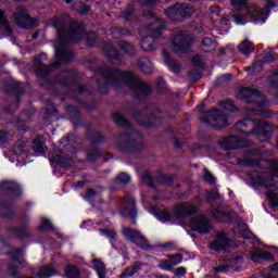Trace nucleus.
<instances>
[{
	"label": "nucleus",
	"mask_w": 278,
	"mask_h": 278,
	"mask_svg": "<svg viewBox=\"0 0 278 278\" xmlns=\"http://www.w3.org/2000/svg\"><path fill=\"white\" fill-rule=\"evenodd\" d=\"M54 27L58 29L59 41L54 45L56 62L51 66L41 64L40 71H46L42 75H48L49 71L55 68L60 64H68L73 60V52L68 49V41L75 42L78 38H81V29H76L77 22H73L71 17L66 16L65 20L60 18L59 24L55 23Z\"/></svg>",
	"instance_id": "obj_1"
},
{
	"label": "nucleus",
	"mask_w": 278,
	"mask_h": 278,
	"mask_svg": "<svg viewBox=\"0 0 278 278\" xmlns=\"http://www.w3.org/2000/svg\"><path fill=\"white\" fill-rule=\"evenodd\" d=\"M100 75L106 86H114L115 88L128 86L138 99H142V97H147L151 92V87L141 81L136 74L121 72L117 68H104L100 71Z\"/></svg>",
	"instance_id": "obj_2"
},
{
	"label": "nucleus",
	"mask_w": 278,
	"mask_h": 278,
	"mask_svg": "<svg viewBox=\"0 0 278 278\" xmlns=\"http://www.w3.org/2000/svg\"><path fill=\"white\" fill-rule=\"evenodd\" d=\"M277 7V0H263V8L260 5H251L247 8V0H232L231 8L235 12L232 17L237 25H247L249 23V17L253 23H266L268 14L273 8Z\"/></svg>",
	"instance_id": "obj_3"
},
{
	"label": "nucleus",
	"mask_w": 278,
	"mask_h": 278,
	"mask_svg": "<svg viewBox=\"0 0 278 278\" xmlns=\"http://www.w3.org/2000/svg\"><path fill=\"white\" fill-rule=\"evenodd\" d=\"M237 131L245 134V136H256L261 142H266L273 136L270 126L264 121H251L245 118L236 123Z\"/></svg>",
	"instance_id": "obj_4"
},
{
	"label": "nucleus",
	"mask_w": 278,
	"mask_h": 278,
	"mask_svg": "<svg viewBox=\"0 0 278 278\" xmlns=\"http://www.w3.org/2000/svg\"><path fill=\"white\" fill-rule=\"evenodd\" d=\"M237 98L243 101V103H254V108H250V114H262V112H266L265 108L268 105V102L264 96L260 94L257 89L242 88L238 92Z\"/></svg>",
	"instance_id": "obj_5"
},
{
	"label": "nucleus",
	"mask_w": 278,
	"mask_h": 278,
	"mask_svg": "<svg viewBox=\"0 0 278 278\" xmlns=\"http://www.w3.org/2000/svg\"><path fill=\"white\" fill-rule=\"evenodd\" d=\"M162 20L156 21L152 27H148L149 31L153 33V37H146L141 40V49L143 51H154L155 50V38L162 36Z\"/></svg>",
	"instance_id": "obj_6"
},
{
	"label": "nucleus",
	"mask_w": 278,
	"mask_h": 278,
	"mask_svg": "<svg viewBox=\"0 0 278 278\" xmlns=\"http://www.w3.org/2000/svg\"><path fill=\"white\" fill-rule=\"evenodd\" d=\"M202 123H211L216 129L227 127L229 125V117L225 113L218 110H212L208 112L207 117H201Z\"/></svg>",
	"instance_id": "obj_7"
},
{
	"label": "nucleus",
	"mask_w": 278,
	"mask_h": 278,
	"mask_svg": "<svg viewBox=\"0 0 278 278\" xmlns=\"http://www.w3.org/2000/svg\"><path fill=\"white\" fill-rule=\"evenodd\" d=\"M193 14H194V8L186 3H182V4L177 3L166 11V15L172 21H177V16H181V18H189V16Z\"/></svg>",
	"instance_id": "obj_8"
},
{
	"label": "nucleus",
	"mask_w": 278,
	"mask_h": 278,
	"mask_svg": "<svg viewBox=\"0 0 278 278\" xmlns=\"http://www.w3.org/2000/svg\"><path fill=\"white\" fill-rule=\"evenodd\" d=\"M250 177L252 178V181L258 186H264L265 188H277V184H275L273 175L266 172L254 170L251 172Z\"/></svg>",
	"instance_id": "obj_9"
},
{
	"label": "nucleus",
	"mask_w": 278,
	"mask_h": 278,
	"mask_svg": "<svg viewBox=\"0 0 278 278\" xmlns=\"http://www.w3.org/2000/svg\"><path fill=\"white\" fill-rule=\"evenodd\" d=\"M123 233L128 240H131V242H135V244L141 249H149V241H147V238H144L138 230L131 228H123Z\"/></svg>",
	"instance_id": "obj_10"
},
{
	"label": "nucleus",
	"mask_w": 278,
	"mask_h": 278,
	"mask_svg": "<svg viewBox=\"0 0 278 278\" xmlns=\"http://www.w3.org/2000/svg\"><path fill=\"white\" fill-rule=\"evenodd\" d=\"M189 227L199 233H208V231L212 230V224L205 216H198L192 218L189 223Z\"/></svg>",
	"instance_id": "obj_11"
},
{
	"label": "nucleus",
	"mask_w": 278,
	"mask_h": 278,
	"mask_svg": "<svg viewBox=\"0 0 278 278\" xmlns=\"http://www.w3.org/2000/svg\"><path fill=\"white\" fill-rule=\"evenodd\" d=\"M173 46L175 51L177 53H184V51L188 50V47H190V36L184 31H179L173 39Z\"/></svg>",
	"instance_id": "obj_12"
},
{
	"label": "nucleus",
	"mask_w": 278,
	"mask_h": 278,
	"mask_svg": "<svg viewBox=\"0 0 278 278\" xmlns=\"http://www.w3.org/2000/svg\"><path fill=\"white\" fill-rule=\"evenodd\" d=\"M224 149H241L242 147H250L251 142L245 138L238 136H229L222 141Z\"/></svg>",
	"instance_id": "obj_13"
},
{
	"label": "nucleus",
	"mask_w": 278,
	"mask_h": 278,
	"mask_svg": "<svg viewBox=\"0 0 278 278\" xmlns=\"http://www.w3.org/2000/svg\"><path fill=\"white\" fill-rule=\"evenodd\" d=\"M122 216H126L131 219V223H136V200L134 198H127L122 202Z\"/></svg>",
	"instance_id": "obj_14"
},
{
	"label": "nucleus",
	"mask_w": 278,
	"mask_h": 278,
	"mask_svg": "<svg viewBox=\"0 0 278 278\" xmlns=\"http://www.w3.org/2000/svg\"><path fill=\"white\" fill-rule=\"evenodd\" d=\"M15 23H17L18 27L23 29H27L29 27V23L31 17L27 13V10L24 7H18L16 12L14 13Z\"/></svg>",
	"instance_id": "obj_15"
},
{
	"label": "nucleus",
	"mask_w": 278,
	"mask_h": 278,
	"mask_svg": "<svg viewBox=\"0 0 278 278\" xmlns=\"http://www.w3.org/2000/svg\"><path fill=\"white\" fill-rule=\"evenodd\" d=\"M227 247H231V240L225 233L218 235L214 241L210 243L213 251H226Z\"/></svg>",
	"instance_id": "obj_16"
},
{
	"label": "nucleus",
	"mask_w": 278,
	"mask_h": 278,
	"mask_svg": "<svg viewBox=\"0 0 278 278\" xmlns=\"http://www.w3.org/2000/svg\"><path fill=\"white\" fill-rule=\"evenodd\" d=\"M174 212L177 218H186V216H190V214H194V212H197V205L190 202L178 204Z\"/></svg>",
	"instance_id": "obj_17"
},
{
	"label": "nucleus",
	"mask_w": 278,
	"mask_h": 278,
	"mask_svg": "<svg viewBox=\"0 0 278 278\" xmlns=\"http://www.w3.org/2000/svg\"><path fill=\"white\" fill-rule=\"evenodd\" d=\"M184 256L181 254H176L170 256L168 260L162 261L159 266L162 270H170L174 266L181 264Z\"/></svg>",
	"instance_id": "obj_18"
},
{
	"label": "nucleus",
	"mask_w": 278,
	"mask_h": 278,
	"mask_svg": "<svg viewBox=\"0 0 278 278\" xmlns=\"http://www.w3.org/2000/svg\"><path fill=\"white\" fill-rule=\"evenodd\" d=\"M250 257L252 262H255V264H260L262 260L265 262H273V254L266 251L254 250L251 252Z\"/></svg>",
	"instance_id": "obj_19"
},
{
	"label": "nucleus",
	"mask_w": 278,
	"mask_h": 278,
	"mask_svg": "<svg viewBox=\"0 0 278 278\" xmlns=\"http://www.w3.org/2000/svg\"><path fill=\"white\" fill-rule=\"evenodd\" d=\"M149 212L150 214L155 216L157 220H161V223H166L167 220H170V215L166 210L160 211L155 206H150Z\"/></svg>",
	"instance_id": "obj_20"
},
{
	"label": "nucleus",
	"mask_w": 278,
	"mask_h": 278,
	"mask_svg": "<svg viewBox=\"0 0 278 278\" xmlns=\"http://www.w3.org/2000/svg\"><path fill=\"white\" fill-rule=\"evenodd\" d=\"M0 29L4 36H12V27H10V22L2 10H0Z\"/></svg>",
	"instance_id": "obj_21"
},
{
	"label": "nucleus",
	"mask_w": 278,
	"mask_h": 278,
	"mask_svg": "<svg viewBox=\"0 0 278 278\" xmlns=\"http://www.w3.org/2000/svg\"><path fill=\"white\" fill-rule=\"evenodd\" d=\"M238 50L240 53H242V55H251V53L255 51V46L252 41L245 39L238 46Z\"/></svg>",
	"instance_id": "obj_22"
},
{
	"label": "nucleus",
	"mask_w": 278,
	"mask_h": 278,
	"mask_svg": "<svg viewBox=\"0 0 278 278\" xmlns=\"http://www.w3.org/2000/svg\"><path fill=\"white\" fill-rule=\"evenodd\" d=\"M138 64L146 75H151V73H153V63H151V60L148 58L140 59Z\"/></svg>",
	"instance_id": "obj_23"
},
{
	"label": "nucleus",
	"mask_w": 278,
	"mask_h": 278,
	"mask_svg": "<svg viewBox=\"0 0 278 278\" xmlns=\"http://www.w3.org/2000/svg\"><path fill=\"white\" fill-rule=\"evenodd\" d=\"M51 160L54 162V164H60V166H64L65 168L73 166V160L70 157L60 156V154H54Z\"/></svg>",
	"instance_id": "obj_24"
},
{
	"label": "nucleus",
	"mask_w": 278,
	"mask_h": 278,
	"mask_svg": "<svg viewBox=\"0 0 278 278\" xmlns=\"http://www.w3.org/2000/svg\"><path fill=\"white\" fill-rule=\"evenodd\" d=\"M0 190L1 192H8L9 190L17 192L18 190H21V186H18V184L14 181H2L0 184Z\"/></svg>",
	"instance_id": "obj_25"
},
{
	"label": "nucleus",
	"mask_w": 278,
	"mask_h": 278,
	"mask_svg": "<svg viewBox=\"0 0 278 278\" xmlns=\"http://www.w3.org/2000/svg\"><path fill=\"white\" fill-rule=\"evenodd\" d=\"M263 278H278V263H275L269 267V269H264L261 273Z\"/></svg>",
	"instance_id": "obj_26"
},
{
	"label": "nucleus",
	"mask_w": 278,
	"mask_h": 278,
	"mask_svg": "<svg viewBox=\"0 0 278 278\" xmlns=\"http://www.w3.org/2000/svg\"><path fill=\"white\" fill-rule=\"evenodd\" d=\"M93 264V268L98 275L99 278H105V264H103V262L99 261V260H93L92 261Z\"/></svg>",
	"instance_id": "obj_27"
},
{
	"label": "nucleus",
	"mask_w": 278,
	"mask_h": 278,
	"mask_svg": "<svg viewBox=\"0 0 278 278\" xmlns=\"http://www.w3.org/2000/svg\"><path fill=\"white\" fill-rule=\"evenodd\" d=\"M240 262H242V258L231 257L230 260H228V263H226V265H224L223 267H217L216 273H225V270H227L228 268H233V266H236V264H240Z\"/></svg>",
	"instance_id": "obj_28"
},
{
	"label": "nucleus",
	"mask_w": 278,
	"mask_h": 278,
	"mask_svg": "<svg viewBox=\"0 0 278 278\" xmlns=\"http://www.w3.org/2000/svg\"><path fill=\"white\" fill-rule=\"evenodd\" d=\"M37 275L40 278H48V277H53V275H56V273L53 267L43 266L39 269Z\"/></svg>",
	"instance_id": "obj_29"
},
{
	"label": "nucleus",
	"mask_w": 278,
	"mask_h": 278,
	"mask_svg": "<svg viewBox=\"0 0 278 278\" xmlns=\"http://www.w3.org/2000/svg\"><path fill=\"white\" fill-rule=\"evenodd\" d=\"M33 150L35 153H45L47 151V147L45 146V141H42V138H37L33 142Z\"/></svg>",
	"instance_id": "obj_30"
},
{
	"label": "nucleus",
	"mask_w": 278,
	"mask_h": 278,
	"mask_svg": "<svg viewBox=\"0 0 278 278\" xmlns=\"http://www.w3.org/2000/svg\"><path fill=\"white\" fill-rule=\"evenodd\" d=\"M140 268H142V265L140 263H135L134 267L126 269L123 274H121L119 278L131 277V275H136Z\"/></svg>",
	"instance_id": "obj_31"
},
{
	"label": "nucleus",
	"mask_w": 278,
	"mask_h": 278,
	"mask_svg": "<svg viewBox=\"0 0 278 278\" xmlns=\"http://www.w3.org/2000/svg\"><path fill=\"white\" fill-rule=\"evenodd\" d=\"M12 260H13V264L17 267H21L23 266V250H15L13 256H12Z\"/></svg>",
	"instance_id": "obj_32"
},
{
	"label": "nucleus",
	"mask_w": 278,
	"mask_h": 278,
	"mask_svg": "<svg viewBox=\"0 0 278 278\" xmlns=\"http://www.w3.org/2000/svg\"><path fill=\"white\" fill-rule=\"evenodd\" d=\"M65 275L68 278H79V268L73 266V265H68L65 268Z\"/></svg>",
	"instance_id": "obj_33"
},
{
	"label": "nucleus",
	"mask_w": 278,
	"mask_h": 278,
	"mask_svg": "<svg viewBox=\"0 0 278 278\" xmlns=\"http://www.w3.org/2000/svg\"><path fill=\"white\" fill-rule=\"evenodd\" d=\"M55 228L53 227V224H51V220L47 218L41 219V225L39 226V231H54Z\"/></svg>",
	"instance_id": "obj_34"
},
{
	"label": "nucleus",
	"mask_w": 278,
	"mask_h": 278,
	"mask_svg": "<svg viewBox=\"0 0 278 278\" xmlns=\"http://www.w3.org/2000/svg\"><path fill=\"white\" fill-rule=\"evenodd\" d=\"M267 199H269L271 207H278V193L268 190Z\"/></svg>",
	"instance_id": "obj_35"
},
{
	"label": "nucleus",
	"mask_w": 278,
	"mask_h": 278,
	"mask_svg": "<svg viewBox=\"0 0 278 278\" xmlns=\"http://www.w3.org/2000/svg\"><path fill=\"white\" fill-rule=\"evenodd\" d=\"M100 233H101L102 236H105V238L111 239L110 242H111L112 247H114L113 240H116V232H115V231H113V230H108V229H102V230H100Z\"/></svg>",
	"instance_id": "obj_36"
},
{
	"label": "nucleus",
	"mask_w": 278,
	"mask_h": 278,
	"mask_svg": "<svg viewBox=\"0 0 278 278\" xmlns=\"http://www.w3.org/2000/svg\"><path fill=\"white\" fill-rule=\"evenodd\" d=\"M116 179L119 184H129V181H131V176L127 173H122L116 177Z\"/></svg>",
	"instance_id": "obj_37"
},
{
	"label": "nucleus",
	"mask_w": 278,
	"mask_h": 278,
	"mask_svg": "<svg viewBox=\"0 0 278 278\" xmlns=\"http://www.w3.org/2000/svg\"><path fill=\"white\" fill-rule=\"evenodd\" d=\"M222 106L224 110H227V112H236V105L233 104V101L226 100L222 103Z\"/></svg>",
	"instance_id": "obj_38"
},
{
	"label": "nucleus",
	"mask_w": 278,
	"mask_h": 278,
	"mask_svg": "<svg viewBox=\"0 0 278 278\" xmlns=\"http://www.w3.org/2000/svg\"><path fill=\"white\" fill-rule=\"evenodd\" d=\"M113 118L118 125H127V119L121 113H114Z\"/></svg>",
	"instance_id": "obj_39"
},
{
	"label": "nucleus",
	"mask_w": 278,
	"mask_h": 278,
	"mask_svg": "<svg viewBox=\"0 0 278 278\" xmlns=\"http://www.w3.org/2000/svg\"><path fill=\"white\" fill-rule=\"evenodd\" d=\"M105 54L109 56V58H115L117 59L119 53L118 51H116V49H114V46H110L106 50H105Z\"/></svg>",
	"instance_id": "obj_40"
},
{
	"label": "nucleus",
	"mask_w": 278,
	"mask_h": 278,
	"mask_svg": "<svg viewBox=\"0 0 278 278\" xmlns=\"http://www.w3.org/2000/svg\"><path fill=\"white\" fill-rule=\"evenodd\" d=\"M247 71H253V73H260L262 71V62L256 61L251 67H247Z\"/></svg>",
	"instance_id": "obj_41"
},
{
	"label": "nucleus",
	"mask_w": 278,
	"mask_h": 278,
	"mask_svg": "<svg viewBox=\"0 0 278 278\" xmlns=\"http://www.w3.org/2000/svg\"><path fill=\"white\" fill-rule=\"evenodd\" d=\"M119 47H122V49L126 51V53H131V51H134V46H131V43L127 41H122L119 43Z\"/></svg>",
	"instance_id": "obj_42"
},
{
	"label": "nucleus",
	"mask_w": 278,
	"mask_h": 278,
	"mask_svg": "<svg viewBox=\"0 0 278 278\" xmlns=\"http://www.w3.org/2000/svg\"><path fill=\"white\" fill-rule=\"evenodd\" d=\"M270 173L274 177L278 176V161H273L269 163Z\"/></svg>",
	"instance_id": "obj_43"
},
{
	"label": "nucleus",
	"mask_w": 278,
	"mask_h": 278,
	"mask_svg": "<svg viewBox=\"0 0 278 278\" xmlns=\"http://www.w3.org/2000/svg\"><path fill=\"white\" fill-rule=\"evenodd\" d=\"M202 45L203 47H211V51L216 47V43L210 37L204 38Z\"/></svg>",
	"instance_id": "obj_44"
},
{
	"label": "nucleus",
	"mask_w": 278,
	"mask_h": 278,
	"mask_svg": "<svg viewBox=\"0 0 278 278\" xmlns=\"http://www.w3.org/2000/svg\"><path fill=\"white\" fill-rule=\"evenodd\" d=\"M13 153H14L15 157H21L26 154L25 149L23 147H15L13 149Z\"/></svg>",
	"instance_id": "obj_45"
},
{
	"label": "nucleus",
	"mask_w": 278,
	"mask_h": 278,
	"mask_svg": "<svg viewBox=\"0 0 278 278\" xmlns=\"http://www.w3.org/2000/svg\"><path fill=\"white\" fill-rule=\"evenodd\" d=\"M92 197H97V191H94L93 189H89L87 193L84 195V200L90 201Z\"/></svg>",
	"instance_id": "obj_46"
},
{
	"label": "nucleus",
	"mask_w": 278,
	"mask_h": 278,
	"mask_svg": "<svg viewBox=\"0 0 278 278\" xmlns=\"http://www.w3.org/2000/svg\"><path fill=\"white\" fill-rule=\"evenodd\" d=\"M204 180L208 184H216V179L214 178V176H212V174H210V172L204 173Z\"/></svg>",
	"instance_id": "obj_47"
},
{
	"label": "nucleus",
	"mask_w": 278,
	"mask_h": 278,
	"mask_svg": "<svg viewBox=\"0 0 278 278\" xmlns=\"http://www.w3.org/2000/svg\"><path fill=\"white\" fill-rule=\"evenodd\" d=\"M213 216H214V218H216V220H219L220 223L225 222V217H223V216H225V214L220 213V211H215L213 213Z\"/></svg>",
	"instance_id": "obj_48"
},
{
	"label": "nucleus",
	"mask_w": 278,
	"mask_h": 278,
	"mask_svg": "<svg viewBox=\"0 0 278 278\" xmlns=\"http://www.w3.org/2000/svg\"><path fill=\"white\" fill-rule=\"evenodd\" d=\"M138 1L142 5H155V3H157V0H138Z\"/></svg>",
	"instance_id": "obj_49"
},
{
	"label": "nucleus",
	"mask_w": 278,
	"mask_h": 278,
	"mask_svg": "<svg viewBox=\"0 0 278 278\" xmlns=\"http://www.w3.org/2000/svg\"><path fill=\"white\" fill-rule=\"evenodd\" d=\"M5 140H8V132L0 130V147L3 146V142H5Z\"/></svg>",
	"instance_id": "obj_50"
},
{
	"label": "nucleus",
	"mask_w": 278,
	"mask_h": 278,
	"mask_svg": "<svg viewBox=\"0 0 278 278\" xmlns=\"http://www.w3.org/2000/svg\"><path fill=\"white\" fill-rule=\"evenodd\" d=\"M176 277H184V275H186V268L184 267H179L176 273H175Z\"/></svg>",
	"instance_id": "obj_51"
},
{
	"label": "nucleus",
	"mask_w": 278,
	"mask_h": 278,
	"mask_svg": "<svg viewBox=\"0 0 278 278\" xmlns=\"http://www.w3.org/2000/svg\"><path fill=\"white\" fill-rule=\"evenodd\" d=\"M143 181L144 184H148V186H151V174L147 173L146 175H143Z\"/></svg>",
	"instance_id": "obj_52"
},
{
	"label": "nucleus",
	"mask_w": 278,
	"mask_h": 278,
	"mask_svg": "<svg viewBox=\"0 0 278 278\" xmlns=\"http://www.w3.org/2000/svg\"><path fill=\"white\" fill-rule=\"evenodd\" d=\"M174 248H175V243H173V242H169V243H166L163 245V249L165 251H173Z\"/></svg>",
	"instance_id": "obj_53"
},
{
	"label": "nucleus",
	"mask_w": 278,
	"mask_h": 278,
	"mask_svg": "<svg viewBox=\"0 0 278 278\" xmlns=\"http://www.w3.org/2000/svg\"><path fill=\"white\" fill-rule=\"evenodd\" d=\"M208 199H218V191H213L208 193Z\"/></svg>",
	"instance_id": "obj_54"
},
{
	"label": "nucleus",
	"mask_w": 278,
	"mask_h": 278,
	"mask_svg": "<svg viewBox=\"0 0 278 278\" xmlns=\"http://www.w3.org/2000/svg\"><path fill=\"white\" fill-rule=\"evenodd\" d=\"M121 140H125V142H129V136H127L126 134L121 135Z\"/></svg>",
	"instance_id": "obj_55"
},
{
	"label": "nucleus",
	"mask_w": 278,
	"mask_h": 278,
	"mask_svg": "<svg viewBox=\"0 0 278 278\" xmlns=\"http://www.w3.org/2000/svg\"><path fill=\"white\" fill-rule=\"evenodd\" d=\"M131 14H132L131 11H127V12L124 14V18H126L127 21H129Z\"/></svg>",
	"instance_id": "obj_56"
},
{
	"label": "nucleus",
	"mask_w": 278,
	"mask_h": 278,
	"mask_svg": "<svg viewBox=\"0 0 278 278\" xmlns=\"http://www.w3.org/2000/svg\"><path fill=\"white\" fill-rule=\"evenodd\" d=\"M10 270H11V275H13V277L16 276V269H14V266H10Z\"/></svg>",
	"instance_id": "obj_57"
},
{
	"label": "nucleus",
	"mask_w": 278,
	"mask_h": 278,
	"mask_svg": "<svg viewBox=\"0 0 278 278\" xmlns=\"http://www.w3.org/2000/svg\"><path fill=\"white\" fill-rule=\"evenodd\" d=\"M163 55H164V58L166 60V64H170V61H168V58H169L168 53L164 52Z\"/></svg>",
	"instance_id": "obj_58"
},
{
	"label": "nucleus",
	"mask_w": 278,
	"mask_h": 278,
	"mask_svg": "<svg viewBox=\"0 0 278 278\" xmlns=\"http://www.w3.org/2000/svg\"><path fill=\"white\" fill-rule=\"evenodd\" d=\"M223 79H231V74H226L222 76Z\"/></svg>",
	"instance_id": "obj_59"
},
{
	"label": "nucleus",
	"mask_w": 278,
	"mask_h": 278,
	"mask_svg": "<svg viewBox=\"0 0 278 278\" xmlns=\"http://www.w3.org/2000/svg\"><path fill=\"white\" fill-rule=\"evenodd\" d=\"M89 8L87 5L84 7V10L80 11L81 14H86V12H88Z\"/></svg>",
	"instance_id": "obj_60"
},
{
	"label": "nucleus",
	"mask_w": 278,
	"mask_h": 278,
	"mask_svg": "<svg viewBox=\"0 0 278 278\" xmlns=\"http://www.w3.org/2000/svg\"><path fill=\"white\" fill-rule=\"evenodd\" d=\"M220 24H222V25H226V24H227V20L223 18V20L220 21Z\"/></svg>",
	"instance_id": "obj_61"
},
{
	"label": "nucleus",
	"mask_w": 278,
	"mask_h": 278,
	"mask_svg": "<svg viewBox=\"0 0 278 278\" xmlns=\"http://www.w3.org/2000/svg\"><path fill=\"white\" fill-rule=\"evenodd\" d=\"M79 92H80V94L84 93V86L79 87Z\"/></svg>",
	"instance_id": "obj_62"
},
{
	"label": "nucleus",
	"mask_w": 278,
	"mask_h": 278,
	"mask_svg": "<svg viewBox=\"0 0 278 278\" xmlns=\"http://www.w3.org/2000/svg\"><path fill=\"white\" fill-rule=\"evenodd\" d=\"M141 197H142V204L144 207H147V203L144 202V197L143 195H141Z\"/></svg>",
	"instance_id": "obj_63"
},
{
	"label": "nucleus",
	"mask_w": 278,
	"mask_h": 278,
	"mask_svg": "<svg viewBox=\"0 0 278 278\" xmlns=\"http://www.w3.org/2000/svg\"><path fill=\"white\" fill-rule=\"evenodd\" d=\"M73 0H65V3H71Z\"/></svg>",
	"instance_id": "obj_64"
}]
</instances>
